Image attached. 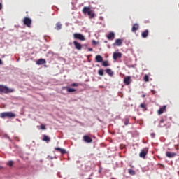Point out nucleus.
<instances>
[{
	"instance_id": "b1692460",
	"label": "nucleus",
	"mask_w": 179,
	"mask_h": 179,
	"mask_svg": "<svg viewBox=\"0 0 179 179\" xmlns=\"http://www.w3.org/2000/svg\"><path fill=\"white\" fill-rule=\"evenodd\" d=\"M127 173H129V174H130L131 176H135L136 174L135 171L133 169H127Z\"/></svg>"
},
{
	"instance_id": "6e6552de",
	"label": "nucleus",
	"mask_w": 179,
	"mask_h": 179,
	"mask_svg": "<svg viewBox=\"0 0 179 179\" xmlns=\"http://www.w3.org/2000/svg\"><path fill=\"white\" fill-rule=\"evenodd\" d=\"M122 57L121 52H114L113 55V58L114 61H117V59H120Z\"/></svg>"
},
{
	"instance_id": "412c9836",
	"label": "nucleus",
	"mask_w": 179,
	"mask_h": 179,
	"mask_svg": "<svg viewBox=\"0 0 179 179\" xmlns=\"http://www.w3.org/2000/svg\"><path fill=\"white\" fill-rule=\"evenodd\" d=\"M105 72H106V73L108 74L109 76L113 77V71H111L110 69H107L106 70H105Z\"/></svg>"
},
{
	"instance_id": "2eb2a0df",
	"label": "nucleus",
	"mask_w": 179,
	"mask_h": 179,
	"mask_svg": "<svg viewBox=\"0 0 179 179\" xmlns=\"http://www.w3.org/2000/svg\"><path fill=\"white\" fill-rule=\"evenodd\" d=\"M107 39L109 41H113L115 39V34L113 32H110L107 35Z\"/></svg>"
},
{
	"instance_id": "9d476101",
	"label": "nucleus",
	"mask_w": 179,
	"mask_h": 179,
	"mask_svg": "<svg viewBox=\"0 0 179 179\" xmlns=\"http://www.w3.org/2000/svg\"><path fill=\"white\" fill-rule=\"evenodd\" d=\"M176 155H177L176 152H166V157L170 158V159H172L173 157H174Z\"/></svg>"
},
{
	"instance_id": "f03ea898",
	"label": "nucleus",
	"mask_w": 179,
	"mask_h": 179,
	"mask_svg": "<svg viewBox=\"0 0 179 179\" xmlns=\"http://www.w3.org/2000/svg\"><path fill=\"white\" fill-rule=\"evenodd\" d=\"M0 117L1 118H15L16 114L13 113L12 112H5L0 113Z\"/></svg>"
},
{
	"instance_id": "f8f14e48",
	"label": "nucleus",
	"mask_w": 179,
	"mask_h": 179,
	"mask_svg": "<svg viewBox=\"0 0 179 179\" xmlns=\"http://www.w3.org/2000/svg\"><path fill=\"white\" fill-rule=\"evenodd\" d=\"M55 150L59 151V152H60L61 155H65V154H66V150L65 149L60 148H59V147L55 148Z\"/></svg>"
},
{
	"instance_id": "f257e3e1",
	"label": "nucleus",
	"mask_w": 179,
	"mask_h": 179,
	"mask_svg": "<svg viewBox=\"0 0 179 179\" xmlns=\"http://www.w3.org/2000/svg\"><path fill=\"white\" fill-rule=\"evenodd\" d=\"M83 13L85 15H87L90 19H93L94 17H95V13H94V11L90 7H83Z\"/></svg>"
},
{
	"instance_id": "6ab92c4d",
	"label": "nucleus",
	"mask_w": 179,
	"mask_h": 179,
	"mask_svg": "<svg viewBox=\"0 0 179 179\" xmlns=\"http://www.w3.org/2000/svg\"><path fill=\"white\" fill-rule=\"evenodd\" d=\"M148 36V30L146 29L145 31H144L143 32L141 33V36L143 38H146Z\"/></svg>"
},
{
	"instance_id": "a19ab883",
	"label": "nucleus",
	"mask_w": 179,
	"mask_h": 179,
	"mask_svg": "<svg viewBox=\"0 0 179 179\" xmlns=\"http://www.w3.org/2000/svg\"><path fill=\"white\" fill-rule=\"evenodd\" d=\"M101 169L99 170V173H101Z\"/></svg>"
},
{
	"instance_id": "c85d7f7f",
	"label": "nucleus",
	"mask_w": 179,
	"mask_h": 179,
	"mask_svg": "<svg viewBox=\"0 0 179 179\" xmlns=\"http://www.w3.org/2000/svg\"><path fill=\"white\" fill-rule=\"evenodd\" d=\"M70 86H71V87H76L78 86V84L76 83H73L71 84Z\"/></svg>"
},
{
	"instance_id": "bb28decb",
	"label": "nucleus",
	"mask_w": 179,
	"mask_h": 179,
	"mask_svg": "<svg viewBox=\"0 0 179 179\" xmlns=\"http://www.w3.org/2000/svg\"><path fill=\"white\" fill-rule=\"evenodd\" d=\"M143 80L145 83H148V81H150L149 78H148V75H145L144 76V78H143Z\"/></svg>"
},
{
	"instance_id": "37998d69",
	"label": "nucleus",
	"mask_w": 179,
	"mask_h": 179,
	"mask_svg": "<svg viewBox=\"0 0 179 179\" xmlns=\"http://www.w3.org/2000/svg\"><path fill=\"white\" fill-rule=\"evenodd\" d=\"M130 166H131V168H134V166H131V165H130Z\"/></svg>"
},
{
	"instance_id": "aec40b11",
	"label": "nucleus",
	"mask_w": 179,
	"mask_h": 179,
	"mask_svg": "<svg viewBox=\"0 0 179 179\" xmlns=\"http://www.w3.org/2000/svg\"><path fill=\"white\" fill-rule=\"evenodd\" d=\"M50 140L51 138L49 136H48L47 135H43V138H42V141L48 143L50 142Z\"/></svg>"
},
{
	"instance_id": "39448f33",
	"label": "nucleus",
	"mask_w": 179,
	"mask_h": 179,
	"mask_svg": "<svg viewBox=\"0 0 179 179\" xmlns=\"http://www.w3.org/2000/svg\"><path fill=\"white\" fill-rule=\"evenodd\" d=\"M31 22H32L31 19H30L29 17H25L23 20V24L27 27L30 28L31 27Z\"/></svg>"
},
{
	"instance_id": "c756f323",
	"label": "nucleus",
	"mask_w": 179,
	"mask_h": 179,
	"mask_svg": "<svg viewBox=\"0 0 179 179\" xmlns=\"http://www.w3.org/2000/svg\"><path fill=\"white\" fill-rule=\"evenodd\" d=\"M124 124L125 126H127L129 124V119L128 118L124 119Z\"/></svg>"
},
{
	"instance_id": "7ed1b4c3",
	"label": "nucleus",
	"mask_w": 179,
	"mask_h": 179,
	"mask_svg": "<svg viewBox=\"0 0 179 179\" xmlns=\"http://www.w3.org/2000/svg\"><path fill=\"white\" fill-rule=\"evenodd\" d=\"M14 92V89H10L4 85H0V93L8 94Z\"/></svg>"
},
{
	"instance_id": "4be33fe9",
	"label": "nucleus",
	"mask_w": 179,
	"mask_h": 179,
	"mask_svg": "<svg viewBox=\"0 0 179 179\" xmlns=\"http://www.w3.org/2000/svg\"><path fill=\"white\" fill-rule=\"evenodd\" d=\"M102 66L107 67V66H110V64H109V62L108 60H105V61H102Z\"/></svg>"
},
{
	"instance_id": "e433bc0d",
	"label": "nucleus",
	"mask_w": 179,
	"mask_h": 179,
	"mask_svg": "<svg viewBox=\"0 0 179 179\" xmlns=\"http://www.w3.org/2000/svg\"><path fill=\"white\" fill-rule=\"evenodd\" d=\"M155 134H153V133H152V134H151V137H152V138H155Z\"/></svg>"
},
{
	"instance_id": "9b49d317",
	"label": "nucleus",
	"mask_w": 179,
	"mask_h": 179,
	"mask_svg": "<svg viewBox=\"0 0 179 179\" xmlns=\"http://www.w3.org/2000/svg\"><path fill=\"white\" fill-rule=\"evenodd\" d=\"M124 85H126L127 86H128L129 85H130V83H131V78H130V76L124 77Z\"/></svg>"
},
{
	"instance_id": "cd10ccee",
	"label": "nucleus",
	"mask_w": 179,
	"mask_h": 179,
	"mask_svg": "<svg viewBox=\"0 0 179 179\" xmlns=\"http://www.w3.org/2000/svg\"><path fill=\"white\" fill-rule=\"evenodd\" d=\"M8 166H10V167H12L13 165L14 164V162L12 160L8 161Z\"/></svg>"
},
{
	"instance_id": "20e7f679",
	"label": "nucleus",
	"mask_w": 179,
	"mask_h": 179,
	"mask_svg": "<svg viewBox=\"0 0 179 179\" xmlns=\"http://www.w3.org/2000/svg\"><path fill=\"white\" fill-rule=\"evenodd\" d=\"M73 38L76 40H79L80 41H85L86 40V38H85L84 35H83L82 34L75 33V34H73Z\"/></svg>"
},
{
	"instance_id": "72a5a7b5",
	"label": "nucleus",
	"mask_w": 179,
	"mask_h": 179,
	"mask_svg": "<svg viewBox=\"0 0 179 179\" xmlns=\"http://www.w3.org/2000/svg\"><path fill=\"white\" fill-rule=\"evenodd\" d=\"M151 93H152V94H156V91L152 90H151Z\"/></svg>"
},
{
	"instance_id": "ddd939ff",
	"label": "nucleus",
	"mask_w": 179,
	"mask_h": 179,
	"mask_svg": "<svg viewBox=\"0 0 179 179\" xmlns=\"http://www.w3.org/2000/svg\"><path fill=\"white\" fill-rule=\"evenodd\" d=\"M139 29V24L137 23H135L133 24V27H131V32H136L138 29Z\"/></svg>"
},
{
	"instance_id": "2f4dec72",
	"label": "nucleus",
	"mask_w": 179,
	"mask_h": 179,
	"mask_svg": "<svg viewBox=\"0 0 179 179\" xmlns=\"http://www.w3.org/2000/svg\"><path fill=\"white\" fill-rule=\"evenodd\" d=\"M140 108H145V104H144V103L140 104Z\"/></svg>"
},
{
	"instance_id": "0eeeda50",
	"label": "nucleus",
	"mask_w": 179,
	"mask_h": 179,
	"mask_svg": "<svg viewBox=\"0 0 179 179\" xmlns=\"http://www.w3.org/2000/svg\"><path fill=\"white\" fill-rule=\"evenodd\" d=\"M147 154H148V148H144L143 150H141V152L139 153V157L145 159Z\"/></svg>"
},
{
	"instance_id": "79ce46f5",
	"label": "nucleus",
	"mask_w": 179,
	"mask_h": 179,
	"mask_svg": "<svg viewBox=\"0 0 179 179\" xmlns=\"http://www.w3.org/2000/svg\"><path fill=\"white\" fill-rule=\"evenodd\" d=\"M142 97H143V98L145 97V95H142Z\"/></svg>"
},
{
	"instance_id": "c03bdc74",
	"label": "nucleus",
	"mask_w": 179,
	"mask_h": 179,
	"mask_svg": "<svg viewBox=\"0 0 179 179\" xmlns=\"http://www.w3.org/2000/svg\"><path fill=\"white\" fill-rule=\"evenodd\" d=\"M104 43H107V41H104Z\"/></svg>"
},
{
	"instance_id": "ea45409f",
	"label": "nucleus",
	"mask_w": 179,
	"mask_h": 179,
	"mask_svg": "<svg viewBox=\"0 0 179 179\" xmlns=\"http://www.w3.org/2000/svg\"><path fill=\"white\" fill-rule=\"evenodd\" d=\"M2 64V61H1V59H0V65H1Z\"/></svg>"
},
{
	"instance_id": "58836bf2",
	"label": "nucleus",
	"mask_w": 179,
	"mask_h": 179,
	"mask_svg": "<svg viewBox=\"0 0 179 179\" xmlns=\"http://www.w3.org/2000/svg\"><path fill=\"white\" fill-rule=\"evenodd\" d=\"M92 43H93V44H96V41H93Z\"/></svg>"
},
{
	"instance_id": "dca6fc26",
	"label": "nucleus",
	"mask_w": 179,
	"mask_h": 179,
	"mask_svg": "<svg viewBox=\"0 0 179 179\" xmlns=\"http://www.w3.org/2000/svg\"><path fill=\"white\" fill-rule=\"evenodd\" d=\"M46 63H47V62L45 61V59H40L37 60L36 65H43Z\"/></svg>"
},
{
	"instance_id": "1a4fd4ad",
	"label": "nucleus",
	"mask_w": 179,
	"mask_h": 179,
	"mask_svg": "<svg viewBox=\"0 0 179 179\" xmlns=\"http://www.w3.org/2000/svg\"><path fill=\"white\" fill-rule=\"evenodd\" d=\"M74 47H76V50H82V44L78 43V41H73Z\"/></svg>"
},
{
	"instance_id": "5701e85b",
	"label": "nucleus",
	"mask_w": 179,
	"mask_h": 179,
	"mask_svg": "<svg viewBox=\"0 0 179 179\" xmlns=\"http://www.w3.org/2000/svg\"><path fill=\"white\" fill-rule=\"evenodd\" d=\"M62 27V24H61L60 22H58V23H56V27L55 29H56L57 31H59Z\"/></svg>"
},
{
	"instance_id": "a878e982",
	"label": "nucleus",
	"mask_w": 179,
	"mask_h": 179,
	"mask_svg": "<svg viewBox=\"0 0 179 179\" xmlns=\"http://www.w3.org/2000/svg\"><path fill=\"white\" fill-rule=\"evenodd\" d=\"M98 74L100 76H103L104 75V71H103V69H99Z\"/></svg>"
},
{
	"instance_id": "f704fd0d",
	"label": "nucleus",
	"mask_w": 179,
	"mask_h": 179,
	"mask_svg": "<svg viewBox=\"0 0 179 179\" xmlns=\"http://www.w3.org/2000/svg\"><path fill=\"white\" fill-rule=\"evenodd\" d=\"M87 50H89L90 52H92L93 49H92L91 48H87Z\"/></svg>"
},
{
	"instance_id": "423d86ee",
	"label": "nucleus",
	"mask_w": 179,
	"mask_h": 179,
	"mask_svg": "<svg viewBox=\"0 0 179 179\" xmlns=\"http://www.w3.org/2000/svg\"><path fill=\"white\" fill-rule=\"evenodd\" d=\"M83 141L87 143H92V142L93 141V140L91 138V137H90L87 135L83 136Z\"/></svg>"
},
{
	"instance_id": "a211bd4d",
	"label": "nucleus",
	"mask_w": 179,
	"mask_h": 179,
	"mask_svg": "<svg viewBox=\"0 0 179 179\" xmlns=\"http://www.w3.org/2000/svg\"><path fill=\"white\" fill-rule=\"evenodd\" d=\"M96 62L100 63L103 62V57L99 55H96L95 57Z\"/></svg>"
},
{
	"instance_id": "4468645a",
	"label": "nucleus",
	"mask_w": 179,
	"mask_h": 179,
	"mask_svg": "<svg viewBox=\"0 0 179 179\" xmlns=\"http://www.w3.org/2000/svg\"><path fill=\"white\" fill-rule=\"evenodd\" d=\"M122 43V39H116L115 42L113 43V46H121Z\"/></svg>"
},
{
	"instance_id": "f3484780",
	"label": "nucleus",
	"mask_w": 179,
	"mask_h": 179,
	"mask_svg": "<svg viewBox=\"0 0 179 179\" xmlns=\"http://www.w3.org/2000/svg\"><path fill=\"white\" fill-rule=\"evenodd\" d=\"M166 106H162L159 110H157V114H159V115L163 114V113L166 111Z\"/></svg>"
},
{
	"instance_id": "a18cd8bd",
	"label": "nucleus",
	"mask_w": 179,
	"mask_h": 179,
	"mask_svg": "<svg viewBox=\"0 0 179 179\" xmlns=\"http://www.w3.org/2000/svg\"><path fill=\"white\" fill-rule=\"evenodd\" d=\"M2 169V167L1 166H0V169Z\"/></svg>"
},
{
	"instance_id": "4c0bfd02",
	"label": "nucleus",
	"mask_w": 179,
	"mask_h": 179,
	"mask_svg": "<svg viewBox=\"0 0 179 179\" xmlns=\"http://www.w3.org/2000/svg\"><path fill=\"white\" fill-rule=\"evenodd\" d=\"M2 9V4L0 3V10Z\"/></svg>"
},
{
	"instance_id": "c9c22d12",
	"label": "nucleus",
	"mask_w": 179,
	"mask_h": 179,
	"mask_svg": "<svg viewBox=\"0 0 179 179\" xmlns=\"http://www.w3.org/2000/svg\"><path fill=\"white\" fill-rule=\"evenodd\" d=\"M164 122V119H162V120L159 121V123L163 124Z\"/></svg>"
},
{
	"instance_id": "7c9ffc66",
	"label": "nucleus",
	"mask_w": 179,
	"mask_h": 179,
	"mask_svg": "<svg viewBox=\"0 0 179 179\" xmlns=\"http://www.w3.org/2000/svg\"><path fill=\"white\" fill-rule=\"evenodd\" d=\"M41 130H45V127L44 124H41Z\"/></svg>"
},
{
	"instance_id": "393cba45",
	"label": "nucleus",
	"mask_w": 179,
	"mask_h": 179,
	"mask_svg": "<svg viewBox=\"0 0 179 179\" xmlns=\"http://www.w3.org/2000/svg\"><path fill=\"white\" fill-rule=\"evenodd\" d=\"M66 90H67V92L69 93H72V92H74L76 91L75 89H72V88L68 87H66Z\"/></svg>"
},
{
	"instance_id": "473e14b6",
	"label": "nucleus",
	"mask_w": 179,
	"mask_h": 179,
	"mask_svg": "<svg viewBox=\"0 0 179 179\" xmlns=\"http://www.w3.org/2000/svg\"><path fill=\"white\" fill-rule=\"evenodd\" d=\"M52 156H48V160H52Z\"/></svg>"
}]
</instances>
